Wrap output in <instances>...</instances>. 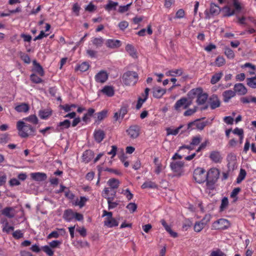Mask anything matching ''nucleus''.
<instances>
[{
	"mask_svg": "<svg viewBox=\"0 0 256 256\" xmlns=\"http://www.w3.org/2000/svg\"><path fill=\"white\" fill-rule=\"evenodd\" d=\"M210 256H226V254L220 249H218L212 252Z\"/></svg>",
	"mask_w": 256,
	"mask_h": 256,
	"instance_id": "obj_63",
	"label": "nucleus"
},
{
	"mask_svg": "<svg viewBox=\"0 0 256 256\" xmlns=\"http://www.w3.org/2000/svg\"><path fill=\"white\" fill-rule=\"evenodd\" d=\"M230 222L225 218H220L215 221L212 224V227L215 230H226L230 226Z\"/></svg>",
	"mask_w": 256,
	"mask_h": 256,
	"instance_id": "obj_7",
	"label": "nucleus"
},
{
	"mask_svg": "<svg viewBox=\"0 0 256 256\" xmlns=\"http://www.w3.org/2000/svg\"><path fill=\"white\" fill-rule=\"evenodd\" d=\"M74 212L72 209H67L64 211V219L66 222H70L74 218Z\"/></svg>",
	"mask_w": 256,
	"mask_h": 256,
	"instance_id": "obj_23",
	"label": "nucleus"
},
{
	"mask_svg": "<svg viewBox=\"0 0 256 256\" xmlns=\"http://www.w3.org/2000/svg\"><path fill=\"white\" fill-rule=\"evenodd\" d=\"M207 124L206 122H202L200 120H195V126L196 128L199 130H202L206 126Z\"/></svg>",
	"mask_w": 256,
	"mask_h": 256,
	"instance_id": "obj_43",
	"label": "nucleus"
},
{
	"mask_svg": "<svg viewBox=\"0 0 256 256\" xmlns=\"http://www.w3.org/2000/svg\"><path fill=\"white\" fill-rule=\"evenodd\" d=\"M92 44L96 48L102 47L104 43V39L101 37H93L91 38Z\"/></svg>",
	"mask_w": 256,
	"mask_h": 256,
	"instance_id": "obj_25",
	"label": "nucleus"
},
{
	"mask_svg": "<svg viewBox=\"0 0 256 256\" xmlns=\"http://www.w3.org/2000/svg\"><path fill=\"white\" fill-rule=\"evenodd\" d=\"M32 63L34 66L33 70L38 73L40 76H44V70L40 64L37 62L36 60H34Z\"/></svg>",
	"mask_w": 256,
	"mask_h": 256,
	"instance_id": "obj_28",
	"label": "nucleus"
},
{
	"mask_svg": "<svg viewBox=\"0 0 256 256\" xmlns=\"http://www.w3.org/2000/svg\"><path fill=\"white\" fill-rule=\"evenodd\" d=\"M220 102L216 94L212 95L208 99V105L206 106L203 109H206L208 106H210L212 110H214L220 106Z\"/></svg>",
	"mask_w": 256,
	"mask_h": 256,
	"instance_id": "obj_8",
	"label": "nucleus"
},
{
	"mask_svg": "<svg viewBox=\"0 0 256 256\" xmlns=\"http://www.w3.org/2000/svg\"><path fill=\"white\" fill-rule=\"evenodd\" d=\"M247 84L250 88H256V76L246 80Z\"/></svg>",
	"mask_w": 256,
	"mask_h": 256,
	"instance_id": "obj_48",
	"label": "nucleus"
},
{
	"mask_svg": "<svg viewBox=\"0 0 256 256\" xmlns=\"http://www.w3.org/2000/svg\"><path fill=\"white\" fill-rule=\"evenodd\" d=\"M122 194L126 196L128 200H131L134 197L133 194L130 192L128 188L123 190Z\"/></svg>",
	"mask_w": 256,
	"mask_h": 256,
	"instance_id": "obj_57",
	"label": "nucleus"
},
{
	"mask_svg": "<svg viewBox=\"0 0 256 256\" xmlns=\"http://www.w3.org/2000/svg\"><path fill=\"white\" fill-rule=\"evenodd\" d=\"M210 12L212 15H217L220 12V8L214 4H211Z\"/></svg>",
	"mask_w": 256,
	"mask_h": 256,
	"instance_id": "obj_45",
	"label": "nucleus"
},
{
	"mask_svg": "<svg viewBox=\"0 0 256 256\" xmlns=\"http://www.w3.org/2000/svg\"><path fill=\"white\" fill-rule=\"evenodd\" d=\"M137 205L134 202H130L126 206V208H128L130 213L134 212L137 208Z\"/></svg>",
	"mask_w": 256,
	"mask_h": 256,
	"instance_id": "obj_60",
	"label": "nucleus"
},
{
	"mask_svg": "<svg viewBox=\"0 0 256 256\" xmlns=\"http://www.w3.org/2000/svg\"><path fill=\"white\" fill-rule=\"evenodd\" d=\"M108 77V74L105 70H100L94 76V80L96 82L103 84L105 82Z\"/></svg>",
	"mask_w": 256,
	"mask_h": 256,
	"instance_id": "obj_11",
	"label": "nucleus"
},
{
	"mask_svg": "<svg viewBox=\"0 0 256 256\" xmlns=\"http://www.w3.org/2000/svg\"><path fill=\"white\" fill-rule=\"evenodd\" d=\"M108 48H120L122 45V42L118 40L108 39L106 42Z\"/></svg>",
	"mask_w": 256,
	"mask_h": 256,
	"instance_id": "obj_13",
	"label": "nucleus"
},
{
	"mask_svg": "<svg viewBox=\"0 0 256 256\" xmlns=\"http://www.w3.org/2000/svg\"><path fill=\"white\" fill-rule=\"evenodd\" d=\"M223 100L224 102H228L230 100L236 96L234 90H227L222 92Z\"/></svg>",
	"mask_w": 256,
	"mask_h": 256,
	"instance_id": "obj_19",
	"label": "nucleus"
},
{
	"mask_svg": "<svg viewBox=\"0 0 256 256\" xmlns=\"http://www.w3.org/2000/svg\"><path fill=\"white\" fill-rule=\"evenodd\" d=\"M14 208L12 207H6L2 211V214L8 218H13L14 216Z\"/></svg>",
	"mask_w": 256,
	"mask_h": 256,
	"instance_id": "obj_24",
	"label": "nucleus"
},
{
	"mask_svg": "<svg viewBox=\"0 0 256 256\" xmlns=\"http://www.w3.org/2000/svg\"><path fill=\"white\" fill-rule=\"evenodd\" d=\"M24 120L28 122L34 124H38V120L35 114H32L28 117L23 118Z\"/></svg>",
	"mask_w": 256,
	"mask_h": 256,
	"instance_id": "obj_38",
	"label": "nucleus"
},
{
	"mask_svg": "<svg viewBox=\"0 0 256 256\" xmlns=\"http://www.w3.org/2000/svg\"><path fill=\"white\" fill-rule=\"evenodd\" d=\"M70 126V120H65L64 121L58 123L56 128V131L58 132H61L65 128H68Z\"/></svg>",
	"mask_w": 256,
	"mask_h": 256,
	"instance_id": "obj_17",
	"label": "nucleus"
},
{
	"mask_svg": "<svg viewBox=\"0 0 256 256\" xmlns=\"http://www.w3.org/2000/svg\"><path fill=\"white\" fill-rule=\"evenodd\" d=\"M108 184L110 186V194L112 192V190H116L119 186L120 182L116 178H110L108 182Z\"/></svg>",
	"mask_w": 256,
	"mask_h": 256,
	"instance_id": "obj_18",
	"label": "nucleus"
},
{
	"mask_svg": "<svg viewBox=\"0 0 256 256\" xmlns=\"http://www.w3.org/2000/svg\"><path fill=\"white\" fill-rule=\"evenodd\" d=\"M210 220V216H206L200 221L195 223L194 227L196 232H200L206 225L207 222Z\"/></svg>",
	"mask_w": 256,
	"mask_h": 256,
	"instance_id": "obj_10",
	"label": "nucleus"
},
{
	"mask_svg": "<svg viewBox=\"0 0 256 256\" xmlns=\"http://www.w3.org/2000/svg\"><path fill=\"white\" fill-rule=\"evenodd\" d=\"M106 134L103 130H95L94 132V136L95 140L100 143L104 138Z\"/></svg>",
	"mask_w": 256,
	"mask_h": 256,
	"instance_id": "obj_15",
	"label": "nucleus"
},
{
	"mask_svg": "<svg viewBox=\"0 0 256 256\" xmlns=\"http://www.w3.org/2000/svg\"><path fill=\"white\" fill-rule=\"evenodd\" d=\"M14 230V227L8 226V222H6L2 228V231L4 232H6V233H9L10 231Z\"/></svg>",
	"mask_w": 256,
	"mask_h": 256,
	"instance_id": "obj_64",
	"label": "nucleus"
},
{
	"mask_svg": "<svg viewBox=\"0 0 256 256\" xmlns=\"http://www.w3.org/2000/svg\"><path fill=\"white\" fill-rule=\"evenodd\" d=\"M232 132L234 134H236V135L240 137V139L242 140V139L244 138V130L242 128H234Z\"/></svg>",
	"mask_w": 256,
	"mask_h": 256,
	"instance_id": "obj_55",
	"label": "nucleus"
},
{
	"mask_svg": "<svg viewBox=\"0 0 256 256\" xmlns=\"http://www.w3.org/2000/svg\"><path fill=\"white\" fill-rule=\"evenodd\" d=\"M94 154L93 151L90 150H86L83 153L82 160L85 163H88L94 158Z\"/></svg>",
	"mask_w": 256,
	"mask_h": 256,
	"instance_id": "obj_16",
	"label": "nucleus"
},
{
	"mask_svg": "<svg viewBox=\"0 0 256 256\" xmlns=\"http://www.w3.org/2000/svg\"><path fill=\"white\" fill-rule=\"evenodd\" d=\"M183 70L182 68L178 69H172L168 72V75L172 76H180L183 74Z\"/></svg>",
	"mask_w": 256,
	"mask_h": 256,
	"instance_id": "obj_36",
	"label": "nucleus"
},
{
	"mask_svg": "<svg viewBox=\"0 0 256 256\" xmlns=\"http://www.w3.org/2000/svg\"><path fill=\"white\" fill-rule=\"evenodd\" d=\"M202 138L200 135L196 136H194L189 146H187L186 148L189 150H193L194 146H198L200 144L202 141Z\"/></svg>",
	"mask_w": 256,
	"mask_h": 256,
	"instance_id": "obj_20",
	"label": "nucleus"
},
{
	"mask_svg": "<svg viewBox=\"0 0 256 256\" xmlns=\"http://www.w3.org/2000/svg\"><path fill=\"white\" fill-rule=\"evenodd\" d=\"M76 105L75 104H65V105H60V108L64 110L66 112H70L72 108H76Z\"/></svg>",
	"mask_w": 256,
	"mask_h": 256,
	"instance_id": "obj_54",
	"label": "nucleus"
},
{
	"mask_svg": "<svg viewBox=\"0 0 256 256\" xmlns=\"http://www.w3.org/2000/svg\"><path fill=\"white\" fill-rule=\"evenodd\" d=\"M224 53L226 57L229 59H232L234 58V51L228 47L224 48Z\"/></svg>",
	"mask_w": 256,
	"mask_h": 256,
	"instance_id": "obj_44",
	"label": "nucleus"
},
{
	"mask_svg": "<svg viewBox=\"0 0 256 256\" xmlns=\"http://www.w3.org/2000/svg\"><path fill=\"white\" fill-rule=\"evenodd\" d=\"M216 65L218 67L222 66L226 63L224 58L222 56H218L215 61Z\"/></svg>",
	"mask_w": 256,
	"mask_h": 256,
	"instance_id": "obj_49",
	"label": "nucleus"
},
{
	"mask_svg": "<svg viewBox=\"0 0 256 256\" xmlns=\"http://www.w3.org/2000/svg\"><path fill=\"white\" fill-rule=\"evenodd\" d=\"M16 128L18 135L22 138H28L35 132V128L30 124L25 123L22 120H19L16 123Z\"/></svg>",
	"mask_w": 256,
	"mask_h": 256,
	"instance_id": "obj_1",
	"label": "nucleus"
},
{
	"mask_svg": "<svg viewBox=\"0 0 256 256\" xmlns=\"http://www.w3.org/2000/svg\"><path fill=\"white\" fill-rule=\"evenodd\" d=\"M234 91L238 94L244 95L247 92V89L242 84H236L234 86Z\"/></svg>",
	"mask_w": 256,
	"mask_h": 256,
	"instance_id": "obj_22",
	"label": "nucleus"
},
{
	"mask_svg": "<svg viewBox=\"0 0 256 256\" xmlns=\"http://www.w3.org/2000/svg\"><path fill=\"white\" fill-rule=\"evenodd\" d=\"M185 16V12L184 10L182 9H179L176 13L175 16L174 18H184Z\"/></svg>",
	"mask_w": 256,
	"mask_h": 256,
	"instance_id": "obj_59",
	"label": "nucleus"
},
{
	"mask_svg": "<svg viewBox=\"0 0 256 256\" xmlns=\"http://www.w3.org/2000/svg\"><path fill=\"white\" fill-rule=\"evenodd\" d=\"M76 246L78 248H88L90 247V244L87 241L80 240L76 242Z\"/></svg>",
	"mask_w": 256,
	"mask_h": 256,
	"instance_id": "obj_52",
	"label": "nucleus"
},
{
	"mask_svg": "<svg viewBox=\"0 0 256 256\" xmlns=\"http://www.w3.org/2000/svg\"><path fill=\"white\" fill-rule=\"evenodd\" d=\"M52 114V111L48 109L40 110L38 116L41 119L46 120Z\"/></svg>",
	"mask_w": 256,
	"mask_h": 256,
	"instance_id": "obj_31",
	"label": "nucleus"
},
{
	"mask_svg": "<svg viewBox=\"0 0 256 256\" xmlns=\"http://www.w3.org/2000/svg\"><path fill=\"white\" fill-rule=\"evenodd\" d=\"M104 224L108 228H112L118 226V222L114 218H105Z\"/></svg>",
	"mask_w": 256,
	"mask_h": 256,
	"instance_id": "obj_30",
	"label": "nucleus"
},
{
	"mask_svg": "<svg viewBox=\"0 0 256 256\" xmlns=\"http://www.w3.org/2000/svg\"><path fill=\"white\" fill-rule=\"evenodd\" d=\"M30 176L32 180L38 182L44 181L47 178L46 174L45 173L40 172L31 173Z\"/></svg>",
	"mask_w": 256,
	"mask_h": 256,
	"instance_id": "obj_14",
	"label": "nucleus"
},
{
	"mask_svg": "<svg viewBox=\"0 0 256 256\" xmlns=\"http://www.w3.org/2000/svg\"><path fill=\"white\" fill-rule=\"evenodd\" d=\"M228 198L226 197H224L221 202V204L220 206V211L222 212L228 206Z\"/></svg>",
	"mask_w": 256,
	"mask_h": 256,
	"instance_id": "obj_50",
	"label": "nucleus"
},
{
	"mask_svg": "<svg viewBox=\"0 0 256 256\" xmlns=\"http://www.w3.org/2000/svg\"><path fill=\"white\" fill-rule=\"evenodd\" d=\"M90 68L88 63L86 62H83L81 64L78 65L76 68V70H80L82 72L86 71Z\"/></svg>",
	"mask_w": 256,
	"mask_h": 256,
	"instance_id": "obj_37",
	"label": "nucleus"
},
{
	"mask_svg": "<svg viewBox=\"0 0 256 256\" xmlns=\"http://www.w3.org/2000/svg\"><path fill=\"white\" fill-rule=\"evenodd\" d=\"M15 110L18 112H26L30 110V106L26 103H21L14 108Z\"/></svg>",
	"mask_w": 256,
	"mask_h": 256,
	"instance_id": "obj_26",
	"label": "nucleus"
},
{
	"mask_svg": "<svg viewBox=\"0 0 256 256\" xmlns=\"http://www.w3.org/2000/svg\"><path fill=\"white\" fill-rule=\"evenodd\" d=\"M202 92V88H193L188 93V96L190 98H194L196 96L197 98Z\"/></svg>",
	"mask_w": 256,
	"mask_h": 256,
	"instance_id": "obj_33",
	"label": "nucleus"
},
{
	"mask_svg": "<svg viewBox=\"0 0 256 256\" xmlns=\"http://www.w3.org/2000/svg\"><path fill=\"white\" fill-rule=\"evenodd\" d=\"M124 82L126 85H134L138 80V74L136 72L128 71L122 76Z\"/></svg>",
	"mask_w": 256,
	"mask_h": 256,
	"instance_id": "obj_4",
	"label": "nucleus"
},
{
	"mask_svg": "<svg viewBox=\"0 0 256 256\" xmlns=\"http://www.w3.org/2000/svg\"><path fill=\"white\" fill-rule=\"evenodd\" d=\"M118 3L117 2H114L112 0H109L108 4L105 6L104 8L107 11H110L112 10H116V6H118Z\"/></svg>",
	"mask_w": 256,
	"mask_h": 256,
	"instance_id": "obj_39",
	"label": "nucleus"
},
{
	"mask_svg": "<svg viewBox=\"0 0 256 256\" xmlns=\"http://www.w3.org/2000/svg\"><path fill=\"white\" fill-rule=\"evenodd\" d=\"M126 50L130 56L136 58H137V53L134 46L130 44H128L126 46Z\"/></svg>",
	"mask_w": 256,
	"mask_h": 256,
	"instance_id": "obj_32",
	"label": "nucleus"
},
{
	"mask_svg": "<svg viewBox=\"0 0 256 256\" xmlns=\"http://www.w3.org/2000/svg\"><path fill=\"white\" fill-rule=\"evenodd\" d=\"M30 78L32 82L34 84H40L42 82V80L34 74L30 76Z\"/></svg>",
	"mask_w": 256,
	"mask_h": 256,
	"instance_id": "obj_51",
	"label": "nucleus"
},
{
	"mask_svg": "<svg viewBox=\"0 0 256 256\" xmlns=\"http://www.w3.org/2000/svg\"><path fill=\"white\" fill-rule=\"evenodd\" d=\"M156 187V184L152 181H146L144 182L141 186V188L142 189H145L147 188H153Z\"/></svg>",
	"mask_w": 256,
	"mask_h": 256,
	"instance_id": "obj_46",
	"label": "nucleus"
},
{
	"mask_svg": "<svg viewBox=\"0 0 256 256\" xmlns=\"http://www.w3.org/2000/svg\"><path fill=\"white\" fill-rule=\"evenodd\" d=\"M20 58L26 64H30V58L29 56L25 53H21Z\"/></svg>",
	"mask_w": 256,
	"mask_h": 256,
	"instance_id": "obj_62",
	"label": "nucleus"
},
{
	"mask_svg": "<svg viewBox=\"0 0 256 256\" xmlns=\"http://www.w3.org/2000/svg\"><path fill=\"white\" fill-rule=\"evenodd\" d=\"M140 128L138 125H132L126 130L128 136L131 138H136L140 135Z\"/></svg>",
	"mask_w": 256,
	"mask_h": 256,
	"instance_id": "obj_9",
	"label": "nucleus"
},
{
	"mask_svg": "<svg viewBox=\"0 0 256 256\" xmlns=\"http://www.w3.org/2000/svg\"><path fill=\"white\" fill-rule=\"evenodd\" d=\"M223 11L225 16H230L234 14V10L228 6L224 8Z\"/></svg>",
	"mask_w": 256,
	"mask_h": 256,
	"instance_id": "obj_47",
	"label": "nucleus"
},
{
	"mask_svg": "<svg viewBox=\"0 0 256 256\" xmlns=\"http://www.w3.org/2000/svg\"><path fill=\"white\" fill-rule=\"evenodd\" d=\"M184 127V125H180L176 129H172L170 128H166V132L168 135H176L180 132V130H181L182 128Z\"/></svg>",
	"mask_w": 256,
	"mask_h": 256,
	"instance_id": "obj_40",
	"label": "nucleus"
},
{
	"mask_svg": "<svg viewBox=\"0 0 256 256\" xmlns=\"http://www.w3.org/2000/svg\"><path fill=\"white\" fill-rule=\"evenodd\" d=\"M146 32L148 34H151L152 33V30L151 28V26L150 25L148 26L147 30L145 28H142L141 30H140L137 34L140 36H143L146 35Z\"/></svg>",
	"mask_w": 256,
	"mask_h": 256,
	"instance_id": "obj_41",
	"label": "nucleus"
},
{
	"mask_svg": "<svg viewBox=\"0 0 256 256\" xmlns=\"http://www.w3.org/2000/svg\"><path fill=\"white\" fill-rule=\"evenodd\" d=\"M42 250L48 256H52L54 252L49 246H44L42 247Z\"/></svg>",
	"mask_w": 256,
	"mask_h": 256,
	"instance_id": "obj_56",
	"label": "nucleus"
},
{
	"mask_svg": "<svg viewBox=\"0 0 256 256\" xmlns=\"http://www.w3.org/2000/svg\"><path fill=\"white\" fill-rule=\"evenodd\" d=\"M170 168L172 170L176 172H180L184 166V162L182 161H173L170 163Z\"/></svg>",
	"mask_w": 256,
	"mask_h": 256,
	"instance_id": "obj_12",
	"label": "nucleus"
},
{
	"mask_svg": "<svg viewBox=\"0 0 256 256\" xmlns=\"http://www.w3.org/2000/svg\"><path fill=\"white\" fill-rule=\"evenodd\" d=\"M224 74L222 72H216L214 74L210 79V83L212 84H216L220 80L221 78L222 77Z\"/></svg>",
	"mask_w": 256,
	"mask_h": 256,
	"instance_id": "obj_34",
	"label": "nucleus"
},
{
	"mask_svg": "<svg viewBox=\"0 0 256 256\" xmlns=\"http://www.w3.org/2000/svg\"><path fill=\"white\" fill-rule=\"evenodd\" d=\"M206 174V185L208 187L212 186L219 176V170L218 168H210Z\"/></svg>",
	"mask_w": 256,
	"mask_h": 256,
	"instance_id": "obj_3",
	"label": "nucleus"
},
{
	"mask_svg": "<svg viewBox=\"0 0 256 256\" xmlns=\"http://www.w3.org/2000/svg\"><path fill=\"white\" fill-rule=\"evenodd\" d=\"M97 115V119L99 121H101L106 118L107 116V111L106 110H102L96 114Z\"/></svg>",
	"mask_w": 256,
	"mask_h": 256,
	"instance_id": "obj_58",
	"label": "nucleus"
},
{
	"mask_svg": "<svg viewBox=\"0 0 256 256\" xmlns=\"http://www.w3.org/2000/svg\"><path fill=\"white\" fill-rule=\"evenodd\" d=\"M241 188L239 187L234 188L230 194V198H235L234 202L238 200L237 195L240 192Z\"/></svg>",
	"mask_w": 256,
	"mask_h": 256,
	"instance_id": "obj_53",
	"label": "nucleus"
},
{
	"mask_svg": "<svg viewBox=\"0 0 256 256\" xmlns=\"http://www.w3.org/2000/svg\"><path fill=\"white\" fill-rule=\"evenodd\" d=\"M208 95L206 93H203V92L198 96L196 102L198 104L201 105L204 104L208 100Z\"/></svg>",
	"mask_w": 256,
	"mask_h": 256,
	"instance_id": "obj_35",
	"label": "nucleus"
},
{
	"mask_svg": "<svg viewBox=\"0 0 256 256\" xmlns=\"http://www.w3.org/2000/svg\"><path fill=\"white\" fill-rule=\"evenodd\" d=\"M210 159L215 163L220 162L222 157L220 152L218 151H212L210 154Z\"/></svg>",
	"mask_w": 256,
	"mask_h": 256,
	"instance_id": "obj_21",
	"label": "nucleus"
},
{
	"mask_svg": "<svg viewBox=\"0 0 256 256\" xmlns=\"http://www.w3.org/2000/svg\"><path fill=\"white\" fill-rule=\"evenodd\" d=\"M246 173L244 169L241 168L238 176L236 178V182L240 184L246 178Z\"/></svg>",
	"mask_w": 256,
	"mask_h": 256,
	"instance_id": "obj_42",
	"label": "nucleus"
},
{
	"mask_svg": "<svg viewBox=\"0 0 256 256\" xmlns=\"http://www.w3.org/2000/svg\"><path fill=\"white\" fill-rule=\"evenodd\" d=\"M102 196L107 200L108 210L114 208L118 205V201L113 202L116 196V190H112V192L110 194V188H104Z\"/></svg>",
	"mask_w": 256,
	"mask_h": 256,
	"instance_id": "obj_2",
	"label": "nucleus"
},
{
	"mask_svg": "<svg viewBox=\"0 0 256 256\" xmlns=\"http://www.w3.org/2000/svg\"><path fill=\"white\" fill-rule=\"evenodd\" d=\"M161 222L166 231L170 234L172 237L175 238L178 236V234L176 232H174L172 230L171 226H168L164 220H162Z\"/></svg>",
	"mask_w": 256,
	"mask_h": 256,
	"instance_id": "obj_29",
	"label": "nucleus"
},
{
	"mask_svg": "<svg viewBox=\"0 0 256 256\" xmlns=\"http://www.w3.org/2000/svg\"><path fill=\"white\" fill-rule=\"evenodd\" d=\"M193 178L198 184L205 182L206 181V171L201 168H196L194 172Z\"/></svg>",
	"mask_w": 256,
	"mask_h": 256,
	"instance_id": "obj_5",
	"label": "nucleus"
},
{
	"mask_svg": "<svg viewBox=\"0 0 256 256\" xmlns=\"http://www.w3.org/2000/svg\"><path fill=\"white\" fill-rule=\"evenodd\" d=\"M64 196L66 198L70 200H74L75 197V195L70 191L68 188L64 191Z\"/></svg>",
	"mask_w": 256,
	"mask_h": 256,
	"instance_id": "obj_61",
	"label": "nucleus"
},
{
	"mask_svg": "<svg viewBox=\"0 0 256 256\" xmlns=\"http://www.w3.org/2000/svg\"><path fill=\"white\" fill-rule=\"evenodd\" d=\"M190 104V102H188L186 98L182 97L176 102L174 108L176 110L180 112L182 110L186 109Z\"/></svg>",
	"mask_w": 256,
	"mask_h": 256,
	"instance_id": "obj_6",
	"label": "nucleus"
},
{
	"mask_svg": "<svg viewBox=\"0 0 256 256\" xmlns=\"http://www.w3.org/2000/svg\"><path fill=\"white\" fill-rule=\"evenodd\" d=\"M101 92L108 97L112 96L114 94V88L111 86H106L102 90Z\"/></svg>",
	"mask_w": 256,
	"mask_h": 256,
	"instance_id": "obj_27",
	"label": "nucleus"
}]
</instances>
